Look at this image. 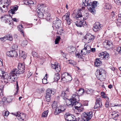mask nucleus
<instances>
[{
  "instance_id": "obj_19",
  "label": "nucleus",
  "mask_w": 121,
  "mask_h": 121,
  "mask_svg": "<svg viewBox=\"0 0 121 121\" xmlns=\"http://www.w3.org/2000/svg\"><path fill=\"white\" fill-rule=\"evenodd\" d=\"M65 118L67 121H74L75 120V117L72 115H66Z\"/></svg>"
},
{
  "instance_id": "obj_20",
  "label": "nucleus",
  "mask_w": 121,
  "mask_h": 121,
  "mask_svg": "<svg viewBox=\"0 0 121 121\" xmlns=\"http://www.w3.org/2000/svg\"><path fill=\"white\" fill-rule=\"evenodd\" d=\"M7 54L8 56L12 57L17 56V52L15 50H13L8 52Z\"/></svg>"
},
{
  "instance_id": "obj_55",
  "label": "nucleus",
  "mask_w": 121,
  "mask_h": 121,
  "mask_svg": "<svg viewBox=\"0 0 121 121\" xmlns=\"http://www.w3.org/2000/svg\"><path fill=\"white\" fill-rule=\"evenodd\" d=\"M101 95L102 97L104 98H106L105 93L104 92H101Z\"/></svg>"
},
{
  "instance_id": "obj_3",
  "label": "nucleus",
  "mask_w": 121,
  "mask_h": 121,
  "mask_svg": "<svg viewBox=\"0 0 121 121\" xmlns=\"http://www.w3.org/2000/svg\"><path fill=\"white\" fill-rule=\"evenodd\" d=\"M95 74L97 78L100 80H102L103 78H104V77L106 75V72L103 69H100L96 71Z\"/></svg>"
},
{
  "instance_id": "obj_30",
  "label": "nucleus",
  "mask_w": 121,
  "mask_h": 121,
  "mask_svg": "<svg viewBox=\"0 0 121 121\" xmlns=\"http://www.w3.org/2000/svg\"><path fill=\"white\" fill-rule=\"evenodd\" d=\"M94 91L91 89L86 88L85 90V92L88 94H91L94 92Z\"/></svg>"
},
{
  "instance_id": "obj_42",
  "label": "nucleus",
  "mask_w": 121,
  "mask_h": 121,
  "mask_svg": "<svg viewBox=\"0 0 121 121\" xmlns=\"http://www.w3.org/2000/svg\"><path fill=\"white\" fill-rule=\"evenodd\" d=\"M28 43L27 41L26 40L22 41L21 43V46L22 47H24Z\"/></svg>"
},
{
  "instance_id": "obj_18",
  "label": "nucleus",
  "mask_w": 121,
  "mask_h": 121,
  "mask_svg": "<svg viewBox=\"0 0 121 121\" xmlns=\"http://www.w3.org/2000/svg\"><path fill=\"white\" fill-rule=\"evenodd\" d=\"M61 20L58 18H56V20L53 22V24L55 25L56 28L57 29L59 28V27L61 26Z\"/></svg>"
},
{
  "instance_id": "obj_52",
  "label": "nucleus",
  "mask_w": 121,
  "mask_h": 121,
  "mask_svg": "<svg viewBox=\"0 0 121 121\" xmlns=\"http://www.w3.org/2000/svg\"><path fill=\"white\" fill-rule=\"evenodd\" d=\"M18 46L16 44H14L12 46V48L14 50H17L18 49Z\"/></svg>"
},
{
  "instance_id": "obj_35",
  "label": "nucleus",
  "mask_w": 121,
  "mask_h": 121,
  "mask_svg": "<svg viewBox=\"0 0 121 121\" xmlns=\"http://www.w3.org/2000/svg\"><path fill=\"white\" fill-rule=\"evenodd\" d=\"M66 93L65 91H62L61 94V96L63 97V99H66L67 98V95L66 94Z\"/></svg>"
},
{
  "instance_id": "obj_51",
  "label": "nucleus",
  "mask_w": 121,
  "mask_h": 121,
  "mask_svg": "<svg viewBox=\"0 0 121 121\" xmlns=\"http://www.w3.org/2000/svg\"><path fill=\"white\" fill-rule=\"evenodd\" d=\"M84 109V108L83 106L81 105V106L78 108L77 110H78V112H80L81 111H83V109Z\"/></svg>"
},
{
  "instance_id": "obj_36",
  "label": "nucleus",
  "mask_w": 121,
  "mask_h": 121,
  "mask_svg": "<svg viewBox=\"0 0 121 121\" xmlns=\"http://www.w3.org/2000/svg\"><path fill=\"white\" fill-rule=\"evenodd\" d=\"M29 6H31L33 4H35L36 2L35 0H29Z\"/></svg>"
},
{
  "instance_id": "obj_34",
  "label": "nucleus",
  "mask_w": 121,
  "mask_h": 121,
  "mask_svg": "<svg viewBox=\"0 0 121 121\" xmlns=\"http://www.w3.org/2000/svg\"><path fill=\"white\" fill-rule=\"evenodd\" d=\"M1 76H2L4 79H7V78L8 77L7 73L6 72H5V71H4V72H3L2 73V75H1Z\"/></svg>"
},
{
  "instance_id": "obj_61",
  "label": "nucleus",
  "mask_w": 121,
  "mask_h": 121,
  "mask_svg": "<svg viewBox=\"0 0 121 121\" xmlns=\"http://www.w3.org/2000/svg\"><path fill=\"white\" fill-rule=\"evenodd\" d=\"M105 106L106 107L108 108L109 106V102L106 101L105 104Z\"/></svg>"
},
{
  "instance_id": "obj_45",
  "label": "nucleus",
  "mask_w": 121,
  "mask_h": 121,
  "mask_svg": "<svg viewBox=\"0 0 121 121\" xmlns=\"http://www.w3.org/2000/svg\"><path fill=\"white\" fill-rule=\"evenodd\" d=\"M60 36H57L55 40V44H57L58 43V42L60 40Z\"/></svg>"
},
{
  "instance_id": "obj_40",
  "label": "nucleus",
  "mask_w": 121,
  "mask_h": 121,
  "mask_svg": "<svg viewBox=\"0 0 121 121\" xmlns=\"http://www.w3.org/2000/svg\"><path fill=\"white\" fill-rule=\"evenodd\" d=\"M16 92L15 93L14 95H16L17 94L19 90V86L18 84V82L17 81L16 82Z\"/></svg>"
},
{
  "instance_id": "obj_5",
  "label": "nucleus",
  "mask_w": 121,
  "mask_h": 121,
  "mask_svg": "<svg viewBox=\"0 0 121 121\" xmlns=\"http://www.w3.org/2000/svg\"><path fill=\"white\" fill-rule=\"evenodd\" d=\"M92 116V112H84L82 114L81 117L84 121H88L91 119Z\"/></svg>"
},
{
  "instance_id": "obj_33",
  "label": "nucleus",
  "mask_w": 121,
  "mask_h": 121,
  "mask_svg": "<svg viewBox=\"0 0 121 121\" xmlns=\"http://www.w3.org/2000/svg\"><path fill=\"white\" fill-rule=\"evenodd\" d=\"M84 48L87 51V52L89 53L90 52V50L91 49V47L90 46L87 45L86 44H85Z\"/></svg>"
},
{
  "instance_id": "obj_53",
  "label": "nucleus",
  "mask_w": 121,
  "mask_h": 121,
  "mask_svg": "<svg viewBox=\"0 0 121 121\" xmlns=\"http://www.w3.org/2000/svg\"><path fill=\"white\" fill-rule=\"evenodd\" d=\"M85 2H83V4L85 6H87L88 8H89V6L90 5L89 4H89L88 2H86V0H85Z\"/></svg>"
},
{
  "instance_id": "obj_21",
  "label": "nucleus",
  "mask_w": 121,
  "mask_h": 121,
  "mask_svg": "<svg viewBox=\"0 0 121 121\" xmlns=\"http://www.w3.org/2000/svg\"><path fill=\"white\" fill-rule=\"evenodd\" d=\"M79 95H78L77 93L73 94L72 96V98L71 99L73 100L74 102L76 104L77 101H78L79 100Z\"/></svg>"
},
{
  "instance_id": "obj_49",
  "label": "nucleus",
  "mask_w": 121,
  "mask_h": 121,
  "mask_svg": "<svg viewBox=\"0 0 121 121\" xmlns=\"http://www.w3.org/2000/svg\"><path fill=\"white\" fill-rule=\"evenodd\" d=\"M9 113V112L8 111H4L3 112V114L4 116H7Z\"/></svg>"
},
{
  "instance_id": "obj_28",
  "label": "nucleus",
  "mask_w": 121,
  "mask_h": 121,
  "mask_svg": "<svg viewBox=\"0 0 121 121\" xmlns=\"http://www.w3.org/2000/svg\"><path fill=\"white\" fill-rule=\"evenodd\" d=\"M4 38H6V40L7 39L11 41L13 40L12 35L11 34H7L5 36H4Z\"/></svg>"
},
{
  "instance_id": "obj_47",
  "label": "nucleus",
  "mask_w": 121,
  "mask_h": 121,
  "mask_svg": "<svg viewBox=\"0 0 121 121\" xmlns=\"http://www.w3.org/2000/svg\"><path fill=\"white\" fill-rule=\"evenodd\" d=\"M116 50L120 54H121V47L117 48Z\"/></svg>"
},
{
  "instance_id": "obj_43",
  "label": "nucleus",
  "mask_w": 121,
  "mask_h": 121,
  "mask_svg": "<svg viewBox=\"0 0 121 121\" xmlns=\"http://www.w3.org/2000/svg\"><path fill=\"white\" fill-rule=\"evenodd\" d=\"M63 32H64L63 30L62 29H61L60 30V29L58 30H57V33L59 35H61L63 34Z\"/></svg>"
},
{
  "instance_id": "obj_29",
  "label": "nucleus",
  "mask_w": 121,
  "mask_h": 121,
  "mask_svg": "<svg viewBox=\"0 0 121 121\" xmlns=\"http://www.w3.org/2000/svg\"><path fill=\"white\" fill-rule=\"evenodd\" d=\"M67 49L69 52L71 53V52H73L75 50V48L72 46H69Z\"/></svg>"
},
{
  "instance_id": "obj_64",
  "label": "nucleus",
  "mask_w": 121,
  "mask_h": 121,
  "mask_svg": "<svg viewBox=\"0 0 121 121\" xmlns=\"http://www.w3.org/2000/svg\"><path fill=\"white\" fill-rule=\"evenodd\" d=\"M3 90H0V95L1 97L3 96L4 95V94L3 93Z\"/></svg>"
},
{
  "instance_id": "obj_15",
  "label": "nucleus",
  "mask_w": 121,
  "mask_h": 121,
  "mask_svg": "<svg viewBox=\"0 0 121 121\" xmlns=\"http://www.w3.org/2000/svg\"><path fill=\"white\" fill-rule=\"evenodd\" d=\"M66 109L65 107H63L61 105L60 106L58 107H57L55 109L54 112V114L55 115H56L60 112H63Z\"/></svg>"
},
{
  "instance_id": "obj_27",
  "label": "nucleus",
  "mask_w": 121,
  "mask_h": 121,
  "mask_svg": "<svg viewBox=\"0 0 121 121\" xmlns=\"http://www.w3.org/2000/svg\"><path fill=\"white\" fill-rule=\"evenodd\" d=\"M50 15L49 13L46 12V11H45V13H44V16L46 17V19L47 21L50 20Z\"/></svg>"
},
{
  "instance_id": "obj_9",
  "label": "nucleus",
  "mask_w": 121,
  "mask_h": 121,
  "mask_svg": "<svg viewBox=\"0 0 121 121\" xmlns=\"http://www.w3.org/2000/svg\"><path fill=\"white\" fill-rule=\"evenodd\" d=\"M95 39V36L91 34L86 35L84 38L85 43H87L92 42Z\"/></svg>"
},
{
  "instance_id": "obj_6",
  "label": "nucleus",
  "mask_w": 121,
  "mask_h": 121,
  "mask_svg": "<svg viewBox=\"0 0 121 121\" xmlns=\"http://www.w3.org/2000/svg\"><path fill=\"white\" fill-rule=\"evenodd\" d=\"M72 80V78L71 76L68 73L65 72L62 74L61 80L66 82H68Z\"/></svg>"
},
{
  "instance_id": "obj_44",
  "label": "nucleus",
  "mask_w": 121,
  "mask_h": 121,
  "mask_svg": "<svg viewBox=\"0 0 121 121\" xmlns=\"http://www.w3.org/2000/svg\"><path fill=\"white\" fill-rule=\"evenodd\" d=\"M111 8V6L110 4H107L105 5V8L107 9H110Z\"/></svg>"
},
{
  "instance_id": "obj_57",
  "label": "nucleus",
  "mask_w": 121,
  "mask_h": 121,
  "mask_svg": "<svg viewBox=\"0 0 121 121\" xmlns=\"http://www.w3.org/2000/svg\"><path fill=\"white\" fill-rule=\"evenodd\" d=\"M4 69L2 68H0V76H1V75H2V73L4 72Z\"/></svg>"
},
{
  "instance_id": "obj_48",
  "label": "nucleus",
  "mask_w": 121,
  "mask_h": 121,
  "mask_svg": "<svg viewBox=\"0 0 121 121\" xmlns=\"http://www.w3.org/2000/svg\"><path fill=\"white\" fill-rule=\"evenodd\" d=\"M47 77H46V78H45V77H44V78L42 79V83L43 84H47L48 83V82H47Z\"/></svg>"
},
{
  "instance_id": "obj_4",
  "label": "nucleus",
  "mask_w": 121,
  "mask_h": 121,
  "mask_svg": "<svg viewBox=\"0 0 121 121\" xmlns=\"http://www.w3.org/2000/svg\"><path fill=\"white\" fill-rule=\"evenodd\" d=\"M44 6V4H43L38 5V15L39 17L40 18H43L44 16V13H45L44 10L43 9Z\"/></svg>"
},
{
  "instance_id": "obj_39",
  "label": "nucleus",
  "mask_w": 121,
  "mask_h": 121,
  "mask_svg": "<svg viewBox=\"0 0 121 121\" xmlns=\"http://www.w3.org/2000/svg\"><path fill=\"white\" fill-rule=\"evenodd\" d=\"M13 99V97L9 96L7 98V102L10 103L11 102L12 99Z\"/></svg>"
},
{
  "instance_id": "obj_22",
  "label": "nucleus",
  "mask_w": 121,
  "mask_h": 121,
  "mask_svg": "<svg viewBox=\"0 0 121 121\" xmlns=\"http://www.w3.org/2000/svg\"><path fill=\"white\" fill-rule=\"evenodd\" d=\"M81 12V10H79L77 11L75 13V18L76 19H78L79 18H82V19H84V18L83 17Z\"/></svg>"
},
{
  "instance_id": "obj_12",
  "label": "nucleus",
  "mask_w": 121,
  "mask_h": 121,
  "mask_svg": "<svg viewBox=\"0 0 121 121\" xmlns=\"http://www.w3.org/2000/svg\"><path fill=\"white\" fill-rule=\"evenodd\" d=\"M104 47L108 49H109L112 48V44L111 41L106 40L103 43Z\"/></svg>"
},
{
  "instance_id": "obj_11",
  "label": "nucleus",
  "mask_w": 121,
  "mask_h": 121,
  "mask_svg": "<svg viewBox=\"0 0 121 121\" xmlns=\"http://www.w3.org/2000/svg\"><path fill=\"white\" fill-rule=\"evenodd\" d=\"M109 54L106 52H102L99 54V56L101 59L107 60L109 59Z\"/></svg>"
},
{
  "instance_id": "obj_13",
  "label": "nucleus",
  "mask_w": 121,
  "mask_h": 121,
  "mask_svg": "<svg viewBox=\"0 0 121 121\" xmlns=\"http://www.w3.org/2000/svg\"><path fill=\"white\" fill-rule=\"evenodd\" d=\"M102 25L98 22H96L94 25L93 29L95 32L100 30L102 29Z\"/></svg>"
},
{
  "instance_id": "obj_63",
  "label": "nucleus",
  "mask_w": 121,
  "mask_h": 121,
  "mask_svg": "<svg viewBox=\"0 0 121 121\" xmlns=\"http://www.w3.org/2000/svg\"><path fill=\"white\" fill-rule=\"evenodd\" d=\"M40 59L41 61L43 62V63L44 62L45 60V58L42 57L41 56L40 57Z\"/></svg>"
},
{
  "instance_id": "obj_46",
  "label": "nucleus",
  "mask_w": 121,
  "mask_h": 121,
  "mask_svg": "<svg viewBox=\"0 0 121 121\" xmlns=\"http://www.w3.org/2000/svg\"><path fill=\"white\" fill-rule=\"evenodd\" d=\"M66 20L67 24L68 25H69L72 22V20L70 18Z\"/></svg>"
},
{
  "instance_id": "obj_62",
  "label": "nucleus",
  "mask_w": 121,
  "mask_h": 121,
  "mask_svg": "<svg viewBox=\"0 0 121 121\" xmlns=\"http://www.w3.org/2000/svg\"><path fill=\"white\" fill-rule=\"evenodd\" d=\"M8 16V15H4L3 16H2L0 18L1 19L4 18V19L6 20V18Z\"/></svg>"
},
{
  "instance_id": "obj_1",
  "label": "nucleus",
  "mask_w": 121,
  "mask_h": 121,
  "mask_svg": "<svg viewBox=\"0 0 121 121\" xmlns=\"http://www.w3.org/2000/svg\"><path fill=\"white\" fill-rule=\"evenodd\" d=\"M17 68L13 70V72H14L17 75L22 74L24 72L25 68L24 65L22 63L18 64Z\"/></svg>"
},
{
  "instance_id": "obj_10",
  "label": "nucleus",
  "mask_w": 121,
  "mask_h": 121,
  "mask_svg": "<svg viewBox=\"0 0 121 121\" xmlns=\"http://www.w3.org/2000/svg\"><path fill=\"white\" fill-rule=\"evenodd\" d=\"M16 117L20 121H24L25 114L23 113H20L19 112H17L15 114H14Z\"/></svg>"
},
{
  "instance_id": "obj_37",
  "label": "nucleus",
  "mask_w": 121,
  "mask_h": 121,
  "mask_svg": "<svg viewBox=\"0 0 121 121\" xmlns=\"http://www.w3.org/2000/svg\"><path fill=\"white\" fill-rule=\"evenodd\" d=\"M55 70L57 72H59L60 70V66L57 63L56 66Z\"/></svg>"
},
{
  "instance_id": "obj_32",
  "label": "nucleus",
  "mask_w": 121,
  "mask_h": 121,
  "mask_svg": "<svg viewBox=\"0 0 121 121\" xmlns=\"http://www.w3.org/2000/svg\"><path fill=\"white\" fill-rule=\"evenodd\" d=\"M18 30L21 31V33L23 35V36L24 37V33L22 31L23 27H22V25H19L18 26Z\"/></svg>"
},
{
  "instance_id": "obj_16",
  "label": "nucleus",
  "mask_w": 121,
  "mask_h": 121,
  "mask_svg": "<svg viewBox=\"0 0 121 121\" xmlns=\"http://www.w3.org/2000/svg\"><path fill=\"white\" fill-rule=\"evenodd\" d=\"M101 100L99 97H97L96 99L95 104L94 106L95 108H101L102 107V104Z\"/></svg>"
},
{
  "instance_id": "obj_24",
  "label": "nucleus",
  "mask_w": 121,
  "mask_h": 121,
  "mask_svg": "<svg viewBox=\"0 0 121 121\" xmlns=\"http://www.w3.org/2000/svg\"><path fill=\"white\" fill-rule=\"evenodd\" d=\"M74 23L77 26L81 27L83 26V22L80 20H79L75 22Z\"/></svg>"
},
{
  "instance_id": "obj_31",
  "label": "nucleus",
  "mask_w": 121,
  "mask_h": 121,
  "mask_svg": "<svg viewBox=\"0 0 121 121\" xmlns=\"http://www.w3.org/2000/svg\"><path fill=\"white\" fill-rule=\"evenodd\" d=\"M70 13L69 12H68L65 15H64L62 17L63 19L65 20L70 18Z\"/></svg>"
},
{
  "instance_id": "obj_2",
  "label": "nucleus",
  "mask_w": 121,
  "mask_h": 121,
  "mask_svg": "<svg viewBox=\"0 0 121 121\" xmlns=\"http://www.w3.org/2000/svg\"><path fill=\"white\" fill-rule=\"evenodd\" d=\"M55 92V90L53 89L48 88L46 90L45 97L46 100L47 102L50 101L52 96L53 95Z\"/></svg>"
},
{
  "instance_id": "obj_17",
  "label": "nucleus",
  "mask_w": 121,
  "mask_h": 121,
  "mask_svg": "<svg viewBox=\"0 0 121 121\" xmlns=\"http://www.w3.org/2000/svg\"><path fill=\"white\" fill-rule=\"evenodd\" d=\"M81 53H78L76 54L77 56H78V57L80 58H83L82 57V55H88L89 54V53L84 48L81 51Z\"/></svg>"
},
{
  "instance_id": "obj_26",
  "label": "nucleus",
  "mask_w": 121,
  "mask_h": 121,
  "mask_svg": "<svg viewBox=\"0 0 121 121\" xmlns=\"http://www.w3.org/2000/svg\"><path fill=\"white\" fill-rule=\"evenodd\" d=\"M54 79L55 82H57L60 78L59 74L58 73H56L54 75Z\"/></svg>"
},
{
  "instance_id": "obj_7",
  "label": "nucleus",
  "mask_w": 121,
  "mask_h": 121,
  "mask_svg": "<svg viewBox=\"0 0 121 121\" xmlns=\"http://www.w3.org/2000/svg\"><path fill=\"white\" fill-rule=\"evenodd\" d=\"M97 1H94L93 3H90L89 4V10L90 12L94 14L95 13V8L97 6Z\"/></svg>"
},
{
  "instance_id": "obj_8",
  "label": "nucleus",
  "mask_w": 121,
  "mask_h": 121,
  "mask_svg": "<svg viewBox=\"0 0 121 121\" xmlns=\"http://www.w3.org/2000/svg\"><path fill=\"white\" fill-rule=\"evenodd\" d=\"M12 72L10 73L9 75L7 78L8 81L12 82L14 81H15L17 79V75L14 72Z\"/></svg>"
},
{
  "instance_id": "obj_23",
  "label": "nucleus",
  "mask_w": 121,
  "mask_h": 121,
  "mask_svg": "<svg viewBox=\"0 0 121 121\" xmlns=\"http://www.w3.org/2000/svg\"><path fill=\"white\" fill-rule=\"evenodd\" d=\"M102 65L101 62L100 60L99 59L97 58L96 59L95 61L94 62V65L95 66L98 67Z\"/></svg>"
},
{
  "instance_id": "obj_56",
  "label": "nucleus",
  "mask_w": 121,
  "mask_h": 121,
  "mask_svg": "<svg viewBox=\"0 0 121 121\" xmlns=\"http://www.w3.org/2000/svg\"><path fill=\"white\" fill-rule=\"evenodd\" d=\"M111 115L112 116H114L116 117H118L119 116L118 114H117V113L115 112H113Z\"/></svg>"
},
{
  "instance_id": "obj_50",
  "label": "nucleus",
  "mask_w": 121,
  "mask_h": 121,
  "mask_svg": "<svg viewBox=\"0 0 121 121\" xmlns=\"http://www.w3.org/2000/svg\"><path fill=\"white\" fill-rule=\"evenodd\" d=\"M2 0V1L1 0L0 1V10L2 11V12L3 11V10L1 8V6H2V5H3L4 3L5 4V3L3 2V0Z\"/></svg>"
},
{
  "instance_id": "obj_25",
  "label": "nucleus",
  "mask_w": 121,
  "mask_h": 121,
  "mask_svg": "<svg viewBox=\"0 0 121 121\" xmlns=\"http://www.w3.org/2000/svg\"><path fill=\"white\" fill-rule=\"evenodd\" d=\"M85 92L84 90L83 89L81 88L77 91L76 93L78 95L80 96L82 95Z\"/></svg>"
},
{
  "instance_id": "obj_14",
  "label": "nucleus",
  "mask_w": 121,
  "mask_h": 121,
  "mask_svg": "<svg viewBox=\"0 0 121 121\" xmlns=\"http://www.w3.org/2000/svg\"><path fill=\"white\" fill-rule=\"evenodd\" d=\"M66 105L69 107H72L74 105H76V104L74 103L73 100L70 99H67L66 100Z\"/></svg>"
},
{
  "instance_id": "obj_54",
  "label": "nucleus",
  "mask_w": 121,
  "mask_h": 121,
  "mask_svg": "<svg viewBox=\"0 0 121 121\" xmlns=\"http://www.w3.org/2000/svg\"><path fill=\"white\" fill-rule=\"evenodd\" d=\"M115 3L118 5H121V2L120 0H114Z\"/></svg>"
},
{
  "instance_id": "obj_60",
  "label": "nucleus",
  "mask_w": 121,
  "mask_h": 121,
  "mask_svg": "<svg viewBox=\"0 0 121 121\" xmlns=\"http://www.w3.org/2000/svg\"><path fill=\"white\" fill-rule=\"evenodd\" d=\"M32 55L34 57H36L37 56V54L35 52H33L32 53Z\"/></svg>"
},
{
  "instance_id": "obj_41",
  "label": "nucleus",
  "mask_w": 121,
  "mask_h": 121,
  "mask_svg": "<svg viewBox=\"0 0 121 121\" xmlns=\"http://www.w3.org/2000/svg\"><path fill=\"white\" fill-rule=\"evenodd\" d=\"M74 105L75 109L77 110L82 105L81 103H78V101H77L76 105Z\"/></svg>"
},
{
  "instance_id": "obj_59",
  "label": "nucleus",
  "mask_w": 121,
  "mask_h": 121,
  "mask_svg": "<svg viewBox=\"0 0 121 121\" xmlns=\"http://www.w3.org/2000/svg\"><path fill=\"white\" fill-rule=\"evenodd\" d=\"M57 64V63H55L54 64H52V68L53 69H55L56 68V66Z\"/></svg>"
},
{
  "instance_id": "obj_38",
  "label": "nucleus",
  "mask_w": 121,
  "mask_h": 121,
  "mask_svg": "<svg viewBox=\"0 0 121 121\" xmlns=\"http://www.w3.org/2000/svg\"><path fill=\"white\" fill-rule=\"evenodd\" d=\"M48 110L44 111L42 113V116L43 117H46L48 115Z\"/></svg>"
},
{
  "instance_id": "obj_58",
  "label": "nucleus",
  "mask_w": 121,
  "mask_h": 121,
  "mask_svg": "<svg viewBox=\"0 0 121 121\" xmlns=\"http://www.w3.org/2000/svg\"><path fill=\"white\" fill-rule=\"evenodd\" d=\"M72 62L71 65L74 67H76L77 65V63L73 60L72 61Z\"/></svg>"
}]
</instances>
